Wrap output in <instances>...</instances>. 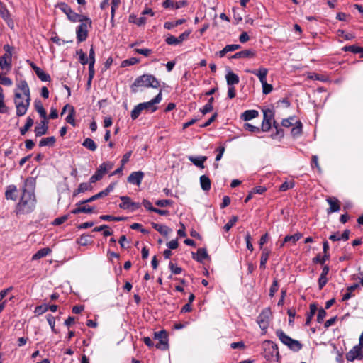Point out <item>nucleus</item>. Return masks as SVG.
I'll return each mask as SVG.
<instances>
[{
	"mask_svg": "<svg viewBox=\"0 0 363 363\" xmlns=\"http://www.w3.org/2000/svg\"><path fill=\"white\" fill-rule=\"evenodd\" d=\"M269 254H270V251L267 248H264L262 250L261 257H260V264H259V267L262 269H265L266 264L268 261Z\"/></svg>",
	"mask_w": 363,
	"mask_h": 363,
	"instance_id": "c85d7f7f",
	"label": "nucleus"
},
{
	"mask_svg": "<svg viewBox=\"0 0 363 363\" xmlns=\"http://www.w3.org/2000/svg\"><path fill=\"white\" fill-rule=\"evenodd\" d=\"M274 119V112L270 108L263 111V121L262 123V131L267 132L272 127V122Z\"/></svg>",
	"mask_w": 363,
	"mask_h": 363,
	"instance_id": "9b49d317",
	"label": "nucleus"
},
{
	"mask_svg": "<svg viewBox=\"0 0 363 363\" xmlns=\"http://www.w3.org/2000/svg\"><path fill=\"white\" fill-rule=\"evenodd\" d=\"M120 199L122 202L119 204V208L121 209H129L131 211H134L140 208L141 204L138 202H133L130 198L127 196H121Z\"/></svg>",
	"mask_w": 363,
	"mask_h": 363,
	"instance_id": "4468645a",
	"label": "nucleus"
},
{
	"mask_svg": "<svg viewBox=\"0 0 363 363\" xmlns=\"http://www.w3.org/2000/svg\"><path fill=\"white\" fill-rule=\"evenodd\" d=\"M48 131L47 121L45 120L42 121L41 125L35 128V133L37 137L45 135Z\"/></svg>",
	"mask_w": 363,
	"mask_h": 363,
	"instance_id": "473e14b6",
	"label": "nucleus"
},
{
	"mask_svg": "<svg viewBox=\"0 0 363 363\" xmlns=\"http://www.w3.org/2000/svg\"><path fill=\"white\" fill-rule=\"evenodd\" d=\"M256 52L252 49L244 50L236 52L230 57L231 59H239V58H252L255 57Z\"/></svg>",
	"mask_w": 363,
	"mask_h": 363,
	"instance_id": "412c9836",
	"label": "nucleus"
},
{
	"mask_svg": "<svg viewBox=\"0 0 363 363\" xmlns=\"http://www.w3.org/2000/svg\"><path fill=\"white\" fill-rule=\"evenodd\" d=\"M330 259V255L329 254H324L323 256H320V255H318L316 257L313 258V263H319L320 264H324L325 262Z\"/></svg>",
	"mask_w": 363,
	"mask_h": 363,
	"instance_id": "79ce46f5",
	"label": "nucleus"
},
{
	"mask_svg": "<svg viewBox=\"0 0 363 363\" xmlns=\"http://www.w3.org/2000/svg\"><path fill=\"white\" fill-rule=\"evenodd\" d=\"M48 311V305L44 304V305H40V306H36L35 308L34 313L37 315H40L43 314L44 313H45Z\"/></svg>",
	"mask_w": 363,
	"mask_h": 363,
	"instance_id": "3c124183",
	"label": "nucleus"
},
{
	"mask_svg": "<svg viewBox=\"0 0 363 363\" xmlns=\"http://www.w3.org/2000/svg\"><path fill=\"white\" fill-rule=\"evenodd\" d=\"M113 167V163L111 162H103L97 169L96 172L90 177V183H95L102 179L103 176L111 169Z\"/></svg>",
	"mask_w": 363,
	"mask_h": 363,
	"instance_id": "1a4fd4ad",
	"label": "nucleus"
},
{
	"mask_svg": "<svg viewBox=\"0 0 363 363\" xmlns=\"http://www.w3.org/2000/svg\"><path fill=\"white\" fill-rule=\"evenodd\" d=\"M245 239L246 241L247 248L251 252L253 251L254 248L251 242L252 237L249 233H247Z\"/></svg>",
	"mask_w": 363,
	"mask_h": 363,
	"instance_id": "338daca9",
	"label": "nucleus"
},
{
	"mask_svg": "<svg viewBox=\"0 0 363 363\" xmlns=\"http://www.w3.org/2000/svg\"><path fill=\"white\" fill-rule=\"evenodd\" d=\"M143 111V108L141 107L140 104H138L137 106H135L131 111V113H130L131 118L133 120H135L136 118H138Z\"/></svg>",
	"mask_w": 363,
	"mask_h": 363,
	"instance_id": "49530a36",
	"label": "nucleus"
},
{
	"mask_svg": "<svg viewBox=\"0 0 363 363\" xmlns=\"http://www.w3.org/2000/svg\"><path fill=\"white\" fill-rule=\"evenodd\" d=\"M208 257V255L206 248H199L196 254L192 252V258L200 263H202Z\"/></svg>",
	"mask_w": 363,
	"mask_h": 363,
	"instance_id": "5701e85b",
	"label": "nucleus"
},
{
	"mask_svg": "<svg viewBox=\"0 0 363 363\" xmlns=\"http://www.w3.org/2000/svg\"><path fill=\"white\" fill-rule=\"evenodd\" d=\"M191 31L190 30H186L182 33L179 37L169 35L166 39L165 42L169 45H180L183 41L186 40Z\"/></svg>",
	"mask_w": 363,
	"mask_h": 363,
	"instance_id": "dca6fc26",
	"label": "nucleus"
},
{
	"mask_svg": "<svg viewBox=\"0 0 363 363\" xmlns=\"http://www.w3.org/2000/svg\"><path fill=\"white\" fill-rule=\"evenodd\" d=\"M55 138L54 136H50L48 138H43L40 140L39 143L40 147L44 146H53L55 143Z\"/></svg>",
	"mask_w": 363,
	"mask_h": 363,
	"instance_id": "c9c22d12",
	"label": "nucleus"
},
{
	"mask_svg": "<svg viewBox=\"0 0 363 363\" xmlns=\"http://www.w3.org/2000/svg\"><path fill=\"white\" fill-rule=\"evenodd\" d=\"M343 50L345 51H350V52H351L352 53H361V54H362V52H363V48L359 47V46H357V45H354L345 46V47H344Z\"/></svg>",
	"mask_w": 363,
	"mask_h": 363,
	"instance_id": "37998d69",
	"label": "nucleus"
},
{
	"mask_svg": "<svg viewBox=\"0 0 363 363\" xmlns=\"http://www.w3.org/2000/svg\"><path fill=\"white\" fill-rule=\"evenodd\" d=\"M144 177V173L141 171L133 172L128 177V182L140 186Z\"/></svg>",
	"mask_w": 363,
	"mask_h": 363,
	"instance_id": "6ab92c4d",
	"label": "nucleus"
},
{
	"mask_svg": "<svg viewBox=\"0 0 363 363\" xmlns=\"http://www.w3.org/2000/svg\"><path fill=\"white\" fill-rule=\"evenodd\" d=\"M279 284L277 279H274L272 284L269 289V296L273 297L275 293L278 291Z\"/></svg>",
	"mask_w": 363,
	"mask_h": 363,
	"instance_id": "6e6d98bb",
	"label": "nucleus"
},
{
	"mask_svg": "<svg viewBox=\"0 0 363 363\" xmlns=\"http://www.w3.org/2000/svg\"><path fill=\"white\" fill-rule=\"evenodd\" d=\"M362 349V347L356 345L346 354V359L348 362H353L355 359L363 360Z\"/></svg>",
	"mask_w": 363,
	"mask_h": 363,
	"instance_id": "ddd939ff",
	"label": "nucleus"
},
{
	"mask_svg": "<svg viewBox=\"0 0 363 363\" xmlns=\"http://www.w3.org/2000/svg\"><path fill=\"white\" fill-rule=\"evenodd\" d=\"M225 78L228 86L238 84L240 82L238 76L231 71L227 73Z\"/></svg>",
	"mask_w": 363,
	"mask_h": 363,
	"instance_id": "bb28decb",
	"label": "nucleus"
},
{
	"mask_svg": "<svg viewBox=\"0 0 363 363\" xmlns=\"http://www.w3.org/2000/svg\"><path fill=\"white\" fill-rule=\"evenodd\" d=\"M139 62V60L136 57H131L130 59L125 60L122 62V67H127L130 65H134Z\"/></svg>",
	"mask_w": 363,
	"mask_h": 363,
	"instance_id": "603ef678",
	"label": "nucleus"
},
{
	"mask_svg": "<svg viewBox=\"0 0 363 363\" xmlns=\"http://www.w3.org/2000/svg\"><path fill=\"white\" fill-rule=\"evenodd\" d=\"M138 87L157 89L160 87V82L154 75L145 74L137 77L130 86L132 91L134 93L138 91Z\"/></svg>",
	"mask_w": 363,
	"mask_h": 363,
	"instance_id": "f03ea898",
	"label": "nucleus"
},
{
	"mask_svg": "<svg viewBox=\"0 0 363 363\" xmlns=\"http://www.w3.org/2000/svg\"><path fill=\"white\" fill-rule=\"evenodd\" d=\"M172 200L169 199H162V200H157L155 202V204L160 207H165L167 206H170L172 203Z\"/></svg>",
	"mask_w": 363,
	"mask_h": 363,
	"instance_id": "0e129e2a",
	"label": "nucleus"
},
{
	"mask_svg": "<svg viewBox=\"0 0 363 363\" xmlns=\"http://www.w3.org/2000/svg\"><path fill=\"white\" fill-rule=\"evenodd\" d=\"M155 338L159 340V342L155 345L157 349L164 350L168 348V335L165 330L155 333Z\"/></svg>",
	"mask_w": 363,
	"mask_h": 363,
	"instance_id": "2eb2a0df",
	"label": "nucleus"
},
{
	"mask_svg": "<svg viewBox=\"0 0 363 363\" xmlns=\"http://www.w3.org/2000/svg\"><path fill=\"white\" fill-rule=\"evenodd\" d=\"M302 132V123L301 121H296L295 126L292 128L291 133L294 137L300 135Z\"/></svg>",
	"mask_w": 363,
	"mask_h": 363,
	"instance_id": "ea45409f",
	"label": "nucleus"
},
{
	"mask_svg": "<svg viewBox=\"0 0 363 363\" xmlns=\"http://www.w3.org/2000/svg\"><path fill=\"white\" fill-rule=\"evenodd\" d=\"M94 63L95 62H89V82H88L89 84L91 83V81L92 80V79L94 76V74H95L94 68Z\"/></svg>",
	"mask_w": 363,
	"mask_h": 363,
	"instance_id": "e2e57ef3",
	"label": "nucleus"
},
{
	"mask_svg": "<svg viewBox=\"0 0 363 363\" xmlns=\"http://www.w3.org/2000/svg\"><path fill=\"white\" fill-rule=\"evenodd\" d=\"M0 84L4 86H9L12 85L13 82L10 78L0 75Z\"/></svg>",
	"mask_w": 363,
	"mask_h": 363,
	"instance_id": "69168bd1",
	"label": "nucleus"
},
{
	"mask_svg": "<svg viewBox=\"0 0 363 363\" xmlns=\"http://www.w3.org/2000/svg\"><path fill=\"white\" fill-rule=\"evenodd\" d=\"M328 278L326 276L320 275L318 279V288L321 290L327 284Z\"/></svg>",
	"mask_w": 363,
	"mask_h": 363,
	"instance_id": "774afa93",
	"label": "nucleus"
},
{
	"mask_svg": "<svg viewBox=\"0 0 363 363\" xmlns=\"http://www.w3.org/2000/svg\"><path fill=\"white\" fill-rule=\"evenodd\" d=\"M271 311L269 308L264 309L258 315L257 323L262 330V334H265L269 327Z\"/></svg>",
	"mask_w": 363,
	"mask_h": 363,
	"instance_id": "9d476101",
	"label": "nucleus"
},
{
	"mask_svg": "<svg viewBox=\"0 0 363 363\" xmlns=\"http://www.w3.org/2000/svg\"><path fill=\"white\" fill-rule=\"evenodd\" d=\"M152 228L162 235L167 236L172 230L167 225L152 223Z\"/></svg>",
	"mask_w": 363,
	"mask_h": 363,
	"instance_id": "393cba45",
	"label": "nucleus"
},
{
	"mask_svg": "<svg viewBox=\"0 0 363 363\" xmlns=\"http://www.w3.org/2000/svg\"><path fill=\"white\" fill-rule=\"evenodd\" d=\"M316 310H317V308H316L315 305H314V304H311L310 305V313L308 314L306 320V325H310L311 318L314 315V314L315 313Z\"/></svg>",
	"mask_w": 363,
	"mask_h": 363,
	"instance_id": "de8ad7c7",
	"label": "nucleus"
},
{
	"mask_svg": "<svg viewBox=\"0 0 363 363\" xmlns=\"http://www.w3.org/2000/svg\"><path fill=\"white\" fill-rule=\"evenodd\" d=\"M188 159L195 166H196L199 168L203 169L204 168L203 163L206 160L207 157L206 156H200V157L189 156L188 157Z\"/></svg>",
	"mask_w": 363,
	"mask_h": 363,
	"instance_id": "b1692460",
	"label": "nucleus"
},
{
	"mask_svg": "<svg viewBox=\"0 0 363 363\" xmlns=\"http://www.w3.org/2000/svg\"><path fill=\"white\" fill-rule=\"evenodd\" d=\"M119 4H120V0H111V21L112 23L113 22V18H114V15H115L116 10L118 9V7L119 6Z\"/></svg>",
	"mask_w": 363,
	"mask_h": 363,
	"instance_id": "8fccbe9b",
	"label": "nucleus"
},
{
	"mask_svg": "<svg viewBox=\"0 0 363 363\" xmlns=\"http://www.w3.org/2000/svg\"><path fill=\"white\" fill-rule=\"evenodd\" d=\"M74 114H75L74 108H72L70 113H69V115L66 117V121L68 123L72 125L73 126H75Z\"/></svg>",
	"mask_w": 363,
	"mask_h": 363,
	"instance_id": "bf43d9fd",
	"label": "nucleus"
},
{
	"mask_svg": "<svg viewBox=\"0 0 363 363\" xmlns=\"http://www.w3.org/2000/svg\"><path fill=\"white\" fill-rule=\"evenodd\" d=\"M51 252L48 247L40 249L32 257V260H38L40 258L46 257Z\"/></svg>",
	"mask_w": 363,
	"mask_h": 363,
	"instance_id": "2f4dec72",
	"label": "nucleus"
},
{
	"mask_svg": "<svg viewBox=\"0 0 363 363\" xmlns=\"http://www.w3.org/2000/svg\"><path fill=\"white\" fill-rule=\"evenodd\" d=\"M80 24L77 27L76 35L78 43L84 42L88 37V28L91 27L92 21L88 17L82 18V21H79Z\"/></svg>",
	"mask_w": 363,
	"mask_h": 363,
	"instance_id": "39448f33",
	"label": "nucleus"
},
{
	"mask_svg": "<svg viewBox=\"0 0 363 363\" xmlns=\"http://www.w3.org/2000/svg\"><path fill=\"white\" fill-rule=\"evenodd\" d=\"M30 96L23 97L22 94L16 92L15 94V105L16 107V115L22 116L26 114L30 105Z\"/></svg>",
	"mask_w": 363,
	"mask_h": 363,
	"instance_id": "423d86ee",
	"label": "nucleus"
},
{
	"mask_svg": "<svg viewBox=\"0 0 363 363\" xmlns=\"http://www.w3.org/2000/svg\"><path fill=\"white\" fill-rule=\"evenodd\" d=\"M276 335L279 340L285 345H286L291 350L298 352L301 350L302 344L288 336L282 330H277Z\"/></svg>",
	"mask_w": 363,
	"mask_h": 363,
	"instance_id": "20e7f679",
	"label": "nucleus"
},
{
	"mask_svg": "<svg viewBox=\"0 0 363 363\" xmlns=\"http://www.w3.org/2000/svg\"><path fill=\"white\" fill-rule=\"evenodd\" d=\"M94 207L91 206H79L71 211L72 214H78L80 213H91L94 212Z\"/></svg>",
	"mask_w": 363,
	"mask_h": 363,
	"instance_id": "72a5a7b5",
	"label": "nucleus"
},
{
	"mask_svg": "<svg viewBox=\"0 0 363 363\" xmlns=\"http://www.w3.org/2000/svg\"><path fill=\"white\" fill-rule=\"evenodd\" d=\"M169 267L172 273L174 274H179L182 272V267H178L177 264H174L172 262H169Z\"/></svg>",
	"mask_w": 363,
	"mask_h": 363,
	"instance_id": "5fc2aeb1",
	"label": "nucleus"
},
{
	"mask_svg": "<svg viewBox=\"0 0 363 363\" xmlns=\"http://www.w3.org/2000/svg\"><path fill=\"white\" fill-rule=\"evenodd\" d=\"M58 8L67 16V18L70 21L74 23L82 21V18L86 16L77 13L65 3H60L58 4Z\"/></svg>",
	"mask_w": 363,
	"mask_h": 363,
	"instance_id": "6e6552de",
	"label": "nucleus"
},
{
	"mask_svg": "<svg viewBox=\"0 0 363 363\" xmlns=\"http://www.w3.org/2000/svg\"><path fill=\"white\" fill-rule=\"evenodd\" d=\"M33 125V120L30 117H28L26 119V124L23 127L21 128L20 133L22 135H24L30 127Z\"/></svg>",
	"mask_w": 363,
	"mask_h": 363,
	"instance_id": "a19ab883",
	"label": "nucleus"
},
{
	"mask_svg": "<svg viewBox=\"0 0 363 363\" xmlns=\"http://www.w3.org/2000/svg\"><path fill=\"white\" fill-rule=\"evenodd\" d=\"M162 99V90L160 91L159 94L152 100L147 102L140 103V105L143 108V111H149L150 113L155 112L157 107L155 104H159Z\"/></svg>",
	"mask_w": 363,
	"mask_h": 363,
	"instance_id": "f8f14e48",
	"label": "nucleus"
},
{
	"mask_svg": "<svg viewBox=\"0 0 363 363\" xmlns=\"http://www.w3.org/2000/svg\"><path fill=\"white\" fill-rule=\"evenodd\" d=\"M268 69L260 67L257 69H246L245 72L252 74L255 76H257L261 84H263L264 82H267V77L268 74Z\"/></svg>",
	"mask_w": 363,
	"mask_h": 363,
	"instance_id": "f3484780",
	"label": "nucleus"
},
{
	"mask_svg": "<svg viewBox=\"0 0 363 363\" xmlns=\"http://www.w3.org/2000/svg\"><path fill=\"white\" fill-rule=\"evenodd\" d=\"M36 203L37 199L34 190H28L26 187H23L20 200L16 206V214L17 216L25 215L33 212Z\"/></svg>",
	"mask_w": 363,
	"mask_h": 363,
	"instance_id": "f257e3e1",
	"label": "nucleus"
},
{
	"mask_svg": "<svg viewBox=\"0 0 363 363\" xmlns=\"http://www.w3.org/2000/svg\"><path fill=\"white\" fill-rule=\"evenodd\" d=\"M301 238H302V234L300 233H297L292 235H286L284 238V243L291 242L294 245Z\"/></svg>",
	"mask_w": 363,
	"mask_h": 363,
	"instance_id": "4c0bfd02",
	"label": "nucleus"
},
{
	"mask_svg": "<svg viewBox=\"0 0 363 363\" xmlns=\"http://www.w3.org/2000/svg\"><path fill=\"white\" fill-rule=\"evenodd\" d=\"M238 221V217L236 216H233L228 222L224 225V229L225 231H228Z\"/></svg>",
	"mask_w": 363,
	"mask_h": 363,
	"instance_id": "864d4df0",
	"label": "nucleus"
},
{
	"mask_svg": "<svg viewBox=\"0 0 363 363\" xmlns=\"http://www.w3.org/2000/svg\"><path fill=\"white\" fill-rule=\"evenodd\" d=\"M104 196H106L104 193L103 192V191L99 192L98 194L91 196L90 198L86 199V200H83V201H79V203H77V205H81V204H85V203H91V202H93L100 198H102Z\"/></svg>",
	"mask_w": 363,
	"mask_h": 363,
	"instance_id": "e433bc0d",
	"label": "nucleus"
},
{
	"mask_svg": "<svg viewBox=\"0 0 363 363\" xmlns=\"http://www.w3.org/2000/svg\"><path fill=\"white\" fill-rule=\"evenodd\" d=\"M27 63L29 64V65L32 67V69L35 71L36 75L42 81V82H50L51 78L49 74L45 72L42 69L36 66V65L32 61L28 60Z\"/></svg>",
	"mask_w": 363,
	"mask_h": 363,
	"instance_id": "a211bd4d",
	"label": "nucleus"
},
{
	"mask_svg": "<svg viewBox=\"0 0 363 363\" xmlns=\"http://www.w3.org/2000/svg\"><path fill=\"white\" fill-rule=\"evenodd\" d=\"M77 55H79V61L82 65H85L89 62L86 54L82 49L77 50Z\"/></svg>",
	"mask_w": 363,
	"mask_h": 363,
	"instance_id": "a18cd8bd",
	"label": "nucleus"
},
{
	"mask_svg": "<svg viewBox=\"0 0 363 363\" xmlns=\"http://www.w3.org/2000/svg\"><path fill=\"white\" fill-rule=\"evenodd\" d=\"M5 197L7 200L16 201L18 198V190L15 185H9L7 186Z\"/></svg>",
	"mask_w": 363,
	"mask_h": 363,
	"instance_id": "4be33fe9",
	"label": "nucleus"
},
{
	"mask_svg": "<svg viewBox=\"0 0 363 363\" xmlns=\"http://www.w3.org/2000/svg\"><path fill=\"white\" fill-rule=\"evenodd\" d=\"M4 50L5 53L0 57V68L6 72H9L12 67L13 47L6 44L4 45Z\"/></svg>",
	"mask_w": 363,
	"mask_h": 363,
	"instance_id": "0eeeda50",
	"label": "nucleus"
},
{
	"mask_svg": "<svg viewBox=\"0 0 363 363\" xmlns=\"http://www.w3.org/2000/svg\"><path fill=\"white\" fill-rule=\"evenodd\" d=\"M82 145L84 147H86V149H88L91 151H93V152L97 149V145L95 143V142L94 141V140H92L91 138H86L83 141Z\"/></svg>",
	"mask_w": 363,
	"mask_h": 363,
	"instance_id": "f704fd0d",
	"label": "nucleus"
},
{
	"mask_svg": "<svg viewBox=\"0 0 363 363\" xmlns=\"http://www.w3.org/2000/svg\"><path fill=\"white\" fill-rule=\"evenodd\" d=\"M328 203L330 205V208L327 210V213L330 214L332 213L337 212L340 209V204L338 199L335 197H328L326 199Z\"/></svg>",
	"mask_w": 363,
	"mask_h": 363,
	"instance_id": "aec40b11",
	"label": "nucleus"
},
{
	"mask_svg": "<svg viewBox=\"0 0 363 363\" xmlns=\"http://www.w3.org/2000/svg\"><path fill=\"white\" fill-rule=\"evenodd\" d=\"M10 15L9 10L7 9L6 5L0 1V16L1 18H8V16Z\"/></svg>",
	"mask_w": 363,
	"mask_h": 363,
	"instance_id": "09e8293b",
	"label": "nucleus"
},
{
	"mask_svg": "<svg viewBox=\"0 0 363 363\" xmlns=\"http://www.w3.org/2000/svg\"><path fill=\"white\" fill-rule=\"evenodd\" d=\"M46 318H47V321H48L49 325L50 326V328L52 329V331L54 332L55 333H57V332L56 331V330L55 328V317L50 314H48V315H47Z\"/></svg>",
	"mask_w": 363,
	"mask_h": 363,
	"instance_id": "4d7b16f0",
	"label": "nucleus"
},
{
	"mask_svg": "<svg viewBox=\"0 0 363 363\" xmlns=\"http://www.w3.org/2000/svg\"><path fill=\"white\" fill-rule=\"evenodd\" d=\"M91 183H86V182H83V183H81L78 188L77 189H75L73 192V196H77V194H80V193H83V192H85L86 191H90L92 189V186L91 185Z\"/></svg>",
	"mask_w": 363,
	"mask_h": 363,
	"instance_id": "c756f323",
	"label": "nucleus"
},
{
	"mask_svg": "<svg viewBox=\"0 0 363 363\" xmlns=\"http://www.w3.org/2000/svg\"><path fill=\"white\" fill-rule=\"evenodd\" d=\"M294 182H285L280 186L279 190L281 191H285L288 189L294 188Z\"/></svg>",
	"mask_w": 363,
	"mask_h": 363,
	"instance_id": "13d9d810",
	"label": "nucleus"
},
{
	"mask_svg": "<svg viewBox=\"0 0 363 363\" xmlns=\"http://www.w3.org/2000/svg\"><path fill=\"white\" fill-rule=\"evenodd\" d=\"M35 108L39 115L44 119H46L47 113L40 101L35 102Z\"/></svg>",
	"mask_w": 363,
	"mask_h": 363,
	"instance_id": "58836bf2",
	"label": "nucleus"
},
{
	"mask_svg": "<svg viewBox=\"0 0 363 363\" xmlns=\"http://www.w3.org/2000/svg\"><path fill=\"white\" fill-rule=\"evenodd\" d=\"M262 93L265 95L269 94L273 90L272 85L268 84L267 82H265L263 84H262Z\"/></svg>",
	"mask_w": 363,
	"mask_h": 363,
	"instance_id": "052dcab7",
	"label": "nucleus"
},
{
	"mask_svg": "<svg viewBox=\"0 0 363 363\" xmlns=\"http://www.w3.org/2000/svg\"><path fill=\"white\" fill-rule=\"evenodd\" d=\"M200 184L201 189L205 191H208L211 187V182L209 177L206 175L200 177Z\"/></svg>",
	"mask_w": 363,
	"mask_h": 363,
	"instance_id": "cd10ccee",
	"label": "nucleus"
},
{
	"mask_svg": "<svg viewBox=\"0 0 363 363\" xmlns=\"http://www.w3.org/2000/svg\"><path fill=\"white\" fill-rule=\"evenodd\" d=\"M17 87L22 91L23 96H30V89L26 80L20 81L17 84Z\"/></svg>",
	"mask_w": 363,
	"mask_h": 363,
	"instance_id": "7c9ffc66",
	"label": "nucleus"
},
{
	"mask_svg": "<svg viewBox=\"0 0 363 363\" xmlns=\"http://www.w3.org/2000/svg\"><path fill=\"white\" fill-rule=\"evenodd\" d=\"M311 167H316L318 172L321 173L322 170L318 163V158L317 155H313L311 159Z\"/></svg>",
	"mask_w": 363,
	"mask_h": 363,
	"instance_id": "680f3d73",
	"label": "nucleus"
},
{
	"mask_svg": "<svg viewBox=\"0 0 363 363\" xmlns=\"http://www.w3.org/2000/svg\"><path fill=\"white\" fill-rule=\"evenodd\" d=\"M243 128L245 130L253 133H259L262 131V128L260 129L259 127L255 126L249 123H245L243 125Z\"/></svg>",
	"mask_w": 363,
	"mask_h": 363,
	"instance_id": "c03bdc74",
	"label": "nucleus"
},
{
	"mask_svg": "<svg viewBox=\"0 0 363 363\" xmlns=\"http://www.w3.org/2000/svg\"><path fill=\"white\" fill-rule=\"evenodd\" d=\"M263 356L267 361L278 362L279 359V352L276 343L271 340H264L262 343Z\"/></svg>",
	"mask_w": 363,
	"mask_h": 363,
	"instance_id": "7ed1b4c3",
	"label": "nucleus"
},
{
	"mask_svg": "<svg viewBox=\"0 0 363 363\" xmlns=\"http://www.w3.org/2000/svg\"><path fill=\"white\" fill-rule=\"evenodd\" d=\"M259 116V112L256 110H247L244 111L240 118L245 121H247L252 120L253 118H257Z\"/></svg>",
	"mask_w": 363,
	"mask_h": 363,
	"instance_id": "a878e982",
	"label": "nucleus"
}]
</instances>
